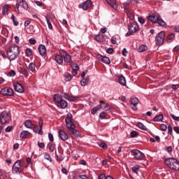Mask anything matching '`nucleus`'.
Listing matches in <instances>:
<instances>
[{"label": "nucleus", "instance_id": "nucleus-61", "mask_svg": "<svg viewBox=\"0 0 179 179\" xmlns=\"http://www.w3.org/2000/svg\"><path fill=\"white\" fill-rule=\"evenodd\" d=\"M138 22L139 23H141V24H145V19H143V17H138Z\"/></svg>", "mask_w": 179, "mask_h": 179}, {"label": "nucleus", "instance_id": "nucleus-33", "mask_svg": "<svg viewBox=\"0 0 179 179\" xmlns=\"http://www.w3.org/2000/svg\"><path fill=\"white\" fill-rule=\"evenodd\" d=\"M53 98L56 103H59V101L62 100V97L58 94H54Z\"/></svg>", "mask_w": 179, "mask_h": 179}, {"label": "nucleus", "instance_id": "nucleus-23", "mask_svg": "<svg viewBox=\"0 0 179 179\" xmlns=\"http://www.w3.org/2000/svg\"><path fill=\"white\" fill-rule=\"evenodd\" d=\"M95 40L98 41V43H104L106 38L104 35L98 34L95 36Z\"/></svg>", "mask_w": 179, "mask_h": 179}, {"label": "nucleus", "instance_id": "nucleus-31", "mask_svg": "<svg viewBox=\"0 0 179 179\" xmlns=\"http://www.w3.org/2000/svg\"><path fill=\"white\" fill-rule=\"evenodd\" d=\"M33 124H31V120H27L24 122V126L26 128H29V129H31V127H33Z\"/></svg>", "mask_w": 179, "mask_h": 179}, {"label": "nucleus", "instance_id": "nucleus-37", "mask_svg": "<svg viewBox=\"0 0 179 179\" xmlns=\"http://www.w3.org/2000/svg\"><path fill=\"white\" fill-rule=\"evenodd\" d=\"M64 78V80L66 82H69L72 80V76H71V74H69V73H65Z\"/></svg>", "mask_w": 179, "mask_h": 179}, {"label": "nucleus", "instance_id": "nucleus-36", "mask_svg": "<svg viewBox=\"0 0 179 179\" xmlns=\"http://www.w3.org/2000/svg\"><path fill=\"white\" fill-rule=\"evenodd\" d=\"M139 169H141V166H139V165H135L131 168V171H133V173L137 174L138 176V171H139Z\"/></svg>", "mask_w": 179, "mask_h": 179}, {"label": "nucleus", "instance_id": "nucleus-19", "mask_svg": "<svg viewBox=\"0 0 179 179\" xmlns=\"http://www.w3.org/2000/svg\"><path fill=\"white\" fill-rule=\"evenodd\" d=\"M63 96L66 100H69V101H75V100H78V97L71 96L66 93H64Z\"/></svg>", "mask_w": 179, "mask_h": 179}, {"label": "nucleus", "instance_id": "nucleus-16", "mask_svg": "<svg viewBox=\"0 0 179 179\" xmlns=\"http://www.w3.org/2000/svg\"><path fill=\"white\" fill-rule=\"evenodd\" d=\"M38 51L40 55L43 56L45 55V52H47V49L44 45H39L38 47Z\"/></svg>", "mask_w": 179, "mask_h": 179}, {"label": "nucleus", "instance_id": "nucleus-46", "mask_svg": "<svg viewBox=\"0 0 179 179\" xmlns=\"http://www.w3.org/2000/svg\"><path fill=\"white\" fill-rule=\"evenodd\" d=\"M100 110V107L99 106L93 108L91 110L92 114H96Z\"/></svg>", "mask_w": 179, "mask_h": 179}, {"label": "nucleus", "instance_id": "nucleus-1", "mask_svg": "<svg viewBox=\"0 0 179 179\" xmlns=\"http://www.w3.org/2000/svg\"><path fill=\"white\" fill-rule=\"evenodd\" d=\"M20 54V50L17 45H13L8 48L6 50L7 58L10 62L15 61L19 57Z\"/></svg>", "mask_w": 179, "mask_h": 179}, {"label": "nucleus", "instance_id": "nucleus-54", "mask_svg": "<svg viewBox=\"0 0 179 179\" xmlns=\"http://www.w3.org/2000/svg\"><path fill=\"white\" fill-rule=\"evenodd\" d=\"M99 146L102 148V149H106L108 148V145L106 144V143H99Z\"/></svg>", "mask_w": 179, "mask_h": 179}, {"label": "nucleus", "instance_id": "nucleus-7", "mask_svg": "<svg viewBox=\"0 0 179 179\" xmlns=\"http://www.w3.org/2000/svg\"><path fill=\"white\" fill-rule=\"evenodd\" d=\"M66 122V127L68 129V131L70 129L75 128V124H73V117L72 116V114L68 113L67 116L65 119Z\"/></svg>", "mask_w": 179, "mask_h": 179}, {"label": "nucleus", "instance_id": "nucleus-26", "mask_svg": "<svg viewBox=\"0 0 179 179\" xmlns=\"http://www.w3.org/2000/svg\"><path fill=\"white\" fill-rule=\"evenodd\" d=\"M163 114H159L156 115L154 118H153V121H155V122H159V121H163Z\"/></svg>", "mask_w": 179, "mask_h": 179}, {"label": "nucleus", "instance_id": "nucleus-12", "mask_svg": "<svg viewBox=\"0 0 179 179\" xmlns=\"http://www.w3.org/2000/svg\"><path fill=\"white\" fill-rule=\"evenodd\" d=\"M14 86V90H15L17 93H24V88L23 87V85L22 84L15 82L13 83Z\"/></svg>", "mask_w": 179, "mask_h": 179}, {"label": "nucleus", "instance_id": "nucleus-22", "mask_svg": "<svg viewBox=\"0 0 179 179\" xmlns=\"http://www.w3.org/2000/svg\"><path fill=\"white\" fill-rule=\"evenodd\" d=\"M69 133L70 135H73L74 136H76L77 138L80 136V134L79 133V131L75 129V128L70 129L69 130Z\"/></svg>", "mask_w": 179, "mask_h": 179}, {"label": "nucleus", "instance_id": "nucleus-38", "mask_svg": "<svg viewBox=\"0 0 179 179\" xmlns=\"http://www.w3.org/2000/svg\"><path fill=\"white\" fill-rule=\"evenodd\" d=\"M48 148L50 152H54V150H55V144L49 143L48 145Z\"/></svg>", "mask_w": 179, "mask_h": 179}, {"label": "nucleus", "instance_id": "nucleus-30", "mask_svg": "<svg viewBox=\"0 0 179 179\" xmlns=\"http://www.w3.org/2000/svg\"><path fill=\"white\" fill-rule=\"evenodd\" d=\"M9 8L10 7L8 4H5L2 8V15H7L8 10H9Z\"/></svg>", "mask_w": 179, "mask_h": 179}, {"label": "nucleus", "instance_id": "nucleus-5", "mask_svg": "<svg viewBox=\"0 0 179 179\" xmlns=\"http://www.w3.org/2000/svg\"><path fill=\"white\" fill-rule=\"evenodd\" d=\"M129 31L126 34V37L132 36L134 33H136L139 30V25L136 22H132L128 24Z\"/></svg>", "mask_w": 179, "mask_h": 179}, {"label": "nucleus", "instance_id": "nucleus-42", "mask_svg": "<svg viewBox=\"0 0 179 179\" xmlns=\"http://www.w3.org/2000/svg\"><path fill=\"white\" fill-rule=\"evenodd\" d=\"M45 20L47 22L48 29H50V30H52V24H51V21H50V20H48V17H45Z\"/></svg>", "mask_w": 179, "mask_h": 179}, {"label": "nucleus", "instance_id": "nucleus-50", "mask_svg": "<svg viewBox=\"0 0 179 179\" xmlns=\"http://www.w3.org/2000/svg\"><path fill=\"white\" fill-rule=\"evenodd\" d=\"M44 159H45V160H49V162H52V159H51V156L48 154H45L44 155Z\"/></svg>", "mask_w": 179, "mask_h": 179}, {"label": "nucleus", "instance_id": "nucleus-56", "mask_svg": "<svg viewBox=\"0 0 179 179\" xmlns=\"http://www.w3.org/2000/svg\"><path fill=\"white\" fill-rule=\"evenodd\" d=\"M160 128H161V131H167V125L164 124H162L160 126Z\"/></svg>", "mask_w": 179, "mask_h": 179}, {"label": "nucleus", "instance_id": "nucleus-51", "mask_svg": "<svg viewBox=\"0 0 179 179\" xmlns=\"http://www.w3.org/2000/svg\"><path fill=\"white\" fill-rule=\"evenodd\" d=\"M170 117L174 120V121H179V116H176L174 114L171 113Z\"/></svg>", "mask_w": 179, "mask_h": 179}, {"label": "nucleus", "instance_id": "nucleus-3", "mask_svg": "<svg viewBox=\"0 0 179 179\" xmlns=\"http://www.w3.org/2000/svg\"><path fill=\"white\" fill-rule=\"evenodd\" d=\"M148 20L152 23H157L161 27H167V23L162 19L160 14L155 13L148 16Z\"/></svg>", "mask_w": 179, "mask_h": 179}, {"label": "nucleus", "instance_id": "nucleus-10", "mask_svg": "<svg viewBox=\"0 0 179 179\" xmlns=\"http://www.w3.org/2000/svg\"><path fill=\"white\" fill-rule=\"evenodd\" d=\"M131 152L133 153L134 156V159L136 160H143L145 156V155L138 150H136V149L131 150Z\"/></svg>", "mask_w": 179, "mask_h": 179}, {"label": "nucleus", "instance_id": "nucleus-24", "mask_svg": "<svg viewBox=\"0 0 179 179\" xmlns=\"http://www.w3.org/2000/svg\"><path fill=\"white\" fill-rule=\"evenodd\" d=\"M55 61L57 64L61 65L64 62V57L61 55H57L55 57Z\"/></svg>", "mask_w": 179, "mask_h": 179}, {"label": "nucleus", "instance_id": "nucleus-20", "mask_svg": "<svg viewBox=\"0 0 179 179\" xmlns=\"http://www.w3.org/2000/svg\"><path fill=\"white\" fill-rule=\"evenodd\" d=\"M44 124V122L43 121V118H40L38 120V125H39V130H38V135H43L44 132L43 131V125Z\"/></svg>", "mask_w": 179, "mask_h": 179}, {"label": "nucleus", "instance_id": "nucleus-44", "mask_svg": "<svg viewBox=\"0 0 179 179\" xmlns=\"http://www.w3.org/2000/svg\"><path fill=\"white\" fill-rule=\"evenodd\" d=\"M87 82H89V78H83L80 81L81 86H86Z\"/></svg>", "mask_w": 179, "mask_h": 179}, {"label": "nucleus", "instance_id": "nucleus-47", "mask_svg": "<svg viewBox=\"0 0 179 179\" xmlns=\"http://www.w3.org/2000/svg\"><path fill=\"white\" fill-rule=\"evenodd\" d=\"M32 127H33L34 132H35V134H38V131H40V129L38 130V126L36 124H33Z\"/></svg>", "mask_w": 179, "mask_h": 179}, {"label": "nucleus", "instance_id": "nucleus-40", "mask_svg": "<svg viewBox=\"0 0 179 179\" xmlns=\"http://www.w3.org/2000/svg\"><path fill=\"white\" fill-rule=\"evenodd\" d=\"M20 73H22V75H24V76H26V78H27V76H29V72L27 71V69H26V68H21Z\"/></svg>", "mask_w": 179, "mask_h": 179}, {"label": "nucleus", "instance_id": "nucleus-62", "mask_svg": "<svg viewBox=\"0 0 179 179\" xmlns=\"http://www.w3.org/2000/svg\"><path fill=\"white\" fill-rule=\"evenodd\" d=\"M173 131H175V132L179 135V126L174 127Z\"/></svg>", "mask_w": 179, "mask_h": 179}, {"label": "nucleus", "instance_id": "nucleus-4", "mask_svg": "<svg viewBox=\"0 0 179 179\" xmlns=\"http://www.w3.org/2000/svg\"><path fill=\"white\" fill-rule=\"evenodd\" d=\"M22 159L17 160L12 167L13 174H20L23 171V165H22Z\"/></svg>", "mask_w": 179, "mask_h": 179}, {"label": "nucleus", "instance_id": "nucleus-53", "mask_svg": "<svg viewBox=\"0 0 179 179\" xmlns=\"http://www.w3.org/2000/svg\"><path fill=\"white\" fill-rule=\"evenodd\" d=\"M118 38V36H113L111 38V43L112 44H117V39Z\"/></svg>", "mask_w": 179, "mask_h": 179}, {"label": "nucleus", "instance_id": "nucleus-63", "mask_svg": "<svg viewBox=\"0 0 179 179\" xmlns=\"http://www.w3.org/2000/svg\"><path fill=\"white\" fill-rule=\"evenodd\" d=\"M79 178L80 179H89V178L86 175H80Z\"/></svg>", "mask_w": 179, "mask_h": 179}, {"label": "nucleus", "instance_id": "nucleus-34", "mask_svg": "<svg viewBox=\"0 0 179 179\" xmlns=\"http://www.w3.org/2000/svg\"><path fill=\"white\" fill-rule=\"evenodd\" d=\"M137 127L143 131H148V127H146V126H145L142 122H138Z\"/></svg>", "mask_w": 179, "mask_h": 179}, {"label": "nucleus", "instance_id": "nucleus-43", "mask_svg": "<svg viewBox=\"0 0 179 179\" xmlns=\"http://www.w3.org/2000/svg\"><path fill=\"white\" fill-rule=\"evenodd\" d=\"M26 55L27 57H31V55H33V50H31L30 48H27Z\"/></svg>", "mask_w": 179, "mask_h": 179}, {"label": "nucleus", "instance_id": "nucleus-35", "mask_svg": "<svg viewBox=\"0 0 179 179\" xmlns=\"http://www.w3.org/2000/svg\"><path fill=\"white\" fill-rule=\"evenodd\" d=\"M29 71H31V72H36V64L33 62L30 63L29 64Z\"/></svg>", "mask_w": 179, "mask_h": 179}, {"label": "nucleus", "instance_id": "nucleus-45", "mask_svg": "<svg viewBox=\"0 0 179 179\" xmlns=\"http://www.w3.org/2000/svg\"><path fill=\"white\" fill-rule=\"evenodd\" d=\"M22 6L26 10H27V9H29V5L27 4V2L24 0L22 3Z\"/></svg>", "mask_w": 179, "mask_h": 179}, {"label": "nucleus", "instance_id": "nucleus-2", "mask_svg": "<svg viewBox=\"0 0 179 179\" xmlns=\"http://www.w3.org/2000/svg\"><path fill=\"white\" fill-rule=\"evenodd\" d=\"M164 163L173 171H179V162L177 159L174 157L166 158Z\"/></svg>", "mask_w": 179, "mask_h": 179}, {"label": "nucleus", "instance_id": "nucleus-29", "mask_svg": "<svg viewBox=\"0 0 179 179\" xmlns=\"http://www.w3.org/2000/svg\"><path fill=\"white\" fill-rule=\"evenodd\" d=\"M146 50H148V46H146V45H141L137 49V51L138 52H144Z\"/></svg>", "mask_w": 179, "mask_h": 179}, {"label": "nucleus", "instance_id": "nucleus-41", "mask_svg": "<svg viewBox=\"0 0 179 179\" xmlns=\"http://www.w3.org/2000/svg\"><path fill=\"white\" fill-rule=\"evenodd\" d=\"M11 19H12V20H13V22L14 26H19V22H17V21L16 20V17H15L14 15H11Z\"/></svg>", "mask_w": 179, "mask_h": 179}, {"label": "nucleus", "instance_id": "nucleus-17", "mask_svg": "<svg viewBox=\"0 0 179 179\" xmlns=\"http://www.w3.org/2000/svg\"><path fill=\"white\" fill-rule=\"evenodd\" d=\"M100 108H102V110H105V111H108L110 108V106L108 104L104 103L103 101H100V104L99 105Z\"/></svg>", "mask_w": 179, "mask_h": 179}, {"label": "nucleus", "instance_id": "nucleus-14", "mask_svg": "<svg viewBox=\"0 0 179 179\" xmlns=\"http://www.w3.org/2000/svg\"><path fill=\"white\" fill-rule=\"evenodd\" d=\"M58 134H59V138H60V139H62V141H67L68 134H66L65 133V131L59 130Z\"/></svg>", "mask_w": 179, "mask_h": 179}, {"label": "nucleus", "instance_id": "nucleus-15", "mask_svg": "<svg viewBox=\"0 0 179 179\" xmlns=\"http://www.w3.org/2000/svg\"><path fill=\"white\" fill-rule=\"evenodd\" d=\"M131 108L134 110H138V108H136V106H138V103H139V99H138V98L136 97L131 98Z\"/></svg>", "mask_w": 179, "mask_h": 179}, {"label": "nucleus", "instance_id": "nucleus-39", "mask_svg": "<svg viewBox=\"0 0 179 179\" xmlns=\"http://www.w3.org/2000/svg\"><path fill=\"white\" fill-rule=\"evenodd\" d=\"M70 65L73 71H79V66L76 63L71 62Z\"/></svg>", "mask_w": 179, "mask_h": 179}, {"label": "nucleus", "instance_id": "nucleus-11", "mask_svg": "<svg viewBox=\"0 0 179 179\" xmlns=\"http://www.w3.org/2000/svg\"><path fill=\"white\" fill-rule=\"evenodd\" d=\"M0 93L3 96H13V90L10 87H5L1 89Z\"/></svg>", "mask_w": 179, "mask_h": 179}, {"label": "nucleus", "instance_id": "nucleus-60", "mask_svg": "<svg viewBox=\"0 0 179 179\" xmlns=\"http://www.w3.org/2000/svg\"><path fill=\"white\" fill-rule=\"evenodd\" d=\"M36 43H37V41H36V39H34V38H31L29 39V44L34 45L36 44Z\"/></svg>", "mask_w": 179, "mask_h": 179}, {"label": "nucleus", "instance_id": "nucleus-52", "mask_svg": "<svg viewBox=\"0 0 179 179\" xmlns=\"http://www.w3.org/2000/svg\"><path fill=\"white\" fill-rule=\"evenodd\" d=\"M5 131L6 132H12V131H13V126H8Z\"/></svg>", "mask_w": 179, "mask_h": 179}, {"label": "nucleus", "instance_id": "nucleus-28", "mask_svg": "<svg viewBox=\"0 0 179 179\" xmlns=\"http://www.w3.org/2000/svg\"><path fill=\"white\" fill-rule=\"evenodd\" d=\"M118 82L122 86H125L127 85V80H125V77L124 76H122L119 78Z\"/></svg>", "mask_w": 179, "mask_h": 179}, {"label": "nucleus", "instance_id": "nucleus-64", "mask_svg": "<svg viewBox=\"0 0 179 179\" xmlns=\"http://www.w3.org/2000/svg\"><path fill=\"white\" fill-rule=\"evenodd\" d=\"M98 179H107V176L104 174H101L98 177Z\"/></svg>", "mask_w": 179, "mask_h": 179}, {"label": "nucleus", "instance_id": "nucleus-21", "mask_svg": "<svg viewBox=\"0 0 179 179\" xmlns=\"http://www.w3.org/2000/svg\"><path fill=\"white\" fill-rule=\"evenodd\" d=\"M106 1L110 6H112L113 9H118V6L117 3H115V0H106Z\"/></svg>", "mask_w": 179, "mask_h": 179}, {"label": "nucleus", "instance_id": "nucleus-32", "mask_svg": "<svg viewBox=\"0 0 179 179\" xmlns=\"http://www.w3.org/2000/svg\"><path fill=\"white\" fill-rule=\"evenodd\" d=\"M29 134V131H22L20 133V137L22 139H26V138H27V135Z\"/></svg>", "mask_w": 179, "mask_h": 179}, {"label": "nucleus", "instance_id": "nucleus-13", "mask_svg": "<svg viewBox=\"0 0 179 179\" xmlns=\"http://www.w3.org/2000/svg\"><path fill=\"white\" fill-rule=\"evenodd\" d=\"M92 1L91 0H87L86 1H84L80 4V8L83 9V10H87L89 8H92Z\"/></svg>", "mask_w": 179, "mask_h": 179}, {"label": "nucleus", "instance_id": "nucleus-58", "mask_svg": "<svg viewBox=\"0 0 179 179\" xmlns=\"http://www.w3.org/2000/svg\"><path fill=\"white\" fill-rule=\"evenodd\" d=\"M48 138H49V141L50 142H54V136L52 135V134L49 133L48 134Z\"/></svg>", "mask_w": 179, "mask_h": 179}, {"label": "nucleus", "instance_id": "nucleus-6", "mask_svg": "<svg viewBox=\"0 0 179 179\" xmlns=\"http://www.w3.org/2000/svg\"><path fill=\"white\" fill-rule=\"evenodd\" d=\"M9 121H10V113L6 110L3 111L0 115V124L1 125L9 124Z\"/></svg>", "mask_w": 179, "mask_h": 179}, {"label": "nucleus", "instance_id": "nucleus-48", "mask_svg": "<svg viewBox=\"0 0 179 179\" xmlns=\"http://www.w3.org/2000/svg\"><path fill=\"white\" fill-rule=\"evenodd\" d=\"M131 138H136V136H138V132L136 131H132L130 133Z\"/></svg>", "mask_w": 179, "mask_h": 179}, {"label": "nucleus", "instance_id": "nucleus-57", "mask_svg": "<svg viewBox=\"0 0 179 179\" xmlns=\"http://www.w3.org/2000/svg\"><path fill=\"white\" fill-rule=\"evenodd\" d=\"M38 146L41 149H44V148H45V144H44V143H40V141H38Z\"/></svg>", "mask_w": 179, "mask_h": 179}, {"label": "nucleus", "instance_id": "nucleus-59", "mask_svg": "<svg viewBox=\"0 0 179 179\" xmlns=\"http://www.w3.org/2000/svg\"><path fill=\"white\" fill-rule=\"evenodd\" d=\"M106 113H104V112H102V113H101L100 114H99V118L101 119V120H104V118H106Z\"/></svg>", "mask_w": 179, "mask_h": 179}, {"label": "nucleus", "instance_id": "nucleus-8", "mask_svg": "<svg viewBox=\"0 0 179 179\" xmlns=\"http://www.w3.org/2000/svg\"><path fill=\"white\" fill-rule=\"evenodd\" d=\"M164 31H162L159 34H157L155 37V43L157 45H159V47L162 46V44L164 43Z\"/></svg>", "mask_w": 179, "mask_h": 179}, {"label": "nucleus", "instance_id": "nucleus-25", "mask_svg": "<svg viewBox=\"0 0 179 179\" xmlns=\"http://www.w3.org/2000/svg\"><path fill=\"white\" fill-rule=\"evenodd\" d=\"M101 60L102 61V62H103V64H107L108 65L111 64L110 58L106 56H101Z\"/></svg>", "mask_w": 179, "mask_h": 179}, {"label": "nucleus", "instance_id": "nucleus-27", "mask_svg": "<svg viewBox=\"0 0 179 179\" xmlns=\"http://www.w3.org/2000/svg\"><path fill=\"white\" fill-rule=\"evenodd\" d=\"M174 38H176V35L174 34L171 33L169 35H168V36L166 38V41L168 43H172V41H173Z\"/></svg>", "mask_w": 179, "mask_h": 179}, {"label": "nucleus", "instance_id": "nucleus-9", "mask_svg": "<svg viewBox=\"0 0 179 179\" xmlns=\"http://www.w3.org/2000/svg\"><path fill=\"white\" fill-rule=\"evenodd\" d=\"M59 54H60V55H62V57H63L64 62L69 64V62H72V57H71V55H69L65 50H60Z\"/></svg>", "mask_w": 179, "mask_h": 179}, {"label": "nucleus", "instance_id": "nucleus-55", "mask_svg": "<svg viewBox=\"0 0 179 179\" xmlns=\"http://www.w3.org/2000/svg\"><path fill=\"white\" fill-rule=\"evenodd\" d=\"M106 51L107 54H113V52H114V49L113 48H106Z\"/></svg>", "mask_w": 179, "mask_h": 179}, {"label": "nucleus", "instance_id": "nucleus-18", "mask_svg": "<svg viewBox=\"0 0 179 179\" xmlns=\"http://www.w3.org/2000/svg\"><path fill=\"white\" fill-rule=\"evenodd\" d=\"M57 107L60 108H66L68 107V102L62 99L59 103H57Z\"/></svg>", "mask_w": 179, "mask_h": 179}, {"label": "nucleus", "instance_id": "nucleus-49", "mask_svg": "<svg viewBox=\"0 0 179 179\" xmlns=\"http://www.w3.org/2000/svg\"><path fill=\"white\" fill-rule=\"evenodd\" d=\"M16 76V71L14 70H11L10 72L8 73L7 76Z\"/></svg>", "mask_w": 179, "mask_h": 179}]
</instances>
